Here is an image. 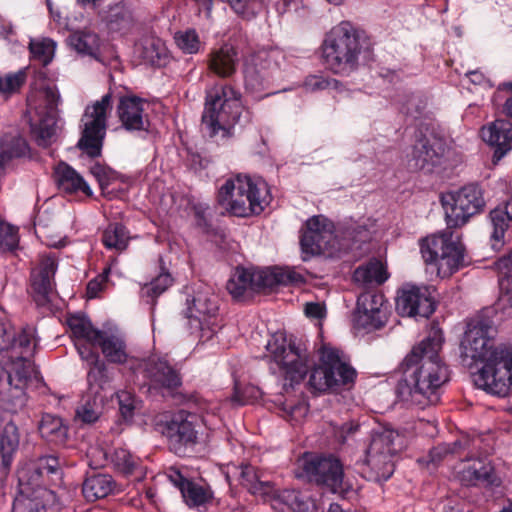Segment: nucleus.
I'll return each mask as SVG.
<instances>
[{"label": "nucleus", "mask_w": 512, "mask_h": 512, "mask_svg": "<svg viewBox=\"0 0 512 512\" xmlns=\"http://www.w3.org/2000/svg\"><path fill=\"white\" fill-rule=\"evenodd\" d=\"M443 335L438 329L415 345L399 365L400 378L396 386L404 401L425 407L439 401V389L449 381V369L439 353Z\"/></svg>", "instance_id": "f257e3e1"}, {"label": "nucleus", "mask_w": 512, "mask_h": 512, "mask_svg": "<svg viewBox=\"0 0 512 512\" xmlns=\"http://www.w3.org/2000/svg\"><path fill=\"white\" fill-rule=\"evenodd\" d=\"M56 50V42L50 38L34 41V63L38 62L43 69L34 70V91L37 92L38 101L45 106L37 112L38 121L34 124V143L39 147L47 148L57 139V105L60 95L56 88V75L46 67L52 62Z\"/></svg>", "instance_id": "f03ea898"}, {"label": "nucleus", "mask_w": 512, "mask_h": 512, "mask_svg": "<svg viewBox=\"0 0 512 512\" xmlns=\"http://www.w3.org/2000/svg\"><path fill=\"white\" fill-rule=\"evenodd\" d=\"M321 50L328 70L336 75L349 76L370 58L372 49L364 32L343 21L325 35Z\"/></svg>", "instance_id": "7ed1b4c3"}, {"label": "nucleus", "mask_w": 512, "mask_h": 512, "mask_svg": "<svg viewBox=\"0 0 512 512\" xmlns=\"http://www.w3.org/2000/svg\"><path fill=\"white\" fill-rule=\"evenodd\" d=\"M242 113L241 94L233 87L216 84L206 90L202 127L209 137L221 140L232 137Z\"/></svg>", "instance_id": "20e7f679"}, {"label": "nucleus", "mask_w": 512, "mask_h": 512, "mask_svg": "<svg viewBox=\"0 0 512 512\" xmlns=\"http://www.w3.org/2000/svg\"><path fill=\"white\" fill-rule=\"evenodd\" d=\"M32 329L23 326L18 342L6 350L1 357L2 369L7 374V403L12 407H21L27 400V389L32 382Z\"/></svg>", "instance_id": "39448f33"}, {"label": "nucleus", "mask_w": 512, "mask_h": 512, "mask_svg": "<svg viewBox=\"0 0 512 512\" xmlns=\"http://www.w3.org/2000/svg\"><path fill=\"white\" fill-rule=\"evenodd\" d=\"M269 201V191L262 179L237 175L228 179L219 189L218 202L238 217L258 215Z\"/></svg>", "instance_id": "423d86ee"}, {"label": "nucleus", "mask_w": 512, "mask_h": 512, "mask_svg": "<svg viewBox=\"0 0 512 512\" xmlns=\"http://www.w3.org/2000/svg\"><path fill=\"white\" fill-rule=\"evenodd\" d=\"M474 384L485 392L505 397L512 387V347L499 345L473 374Z\"/></svg>", "instance_id": "0eeeda50"}, {"label": "nucleus", "mask_w": 512, "mask_h": 512, "mask_svg": "<svg viewBox=\"0 0 512 512\" xmlns=\"http://www.w3.org/2000/svg\"><path fill=\"white\" fill-rule=\"evenodd\" d=\"M355 369L342 361L336 349L323 347L319 364L309 376L308 385L315 393L336 392L354 382Z\"/></svg>", "instance_id": "6e6552de"}, {"label": "nucleus", "mask_w": 512, "mask_h": 512, "mask_svg": "<svg viewBox=\"0 0 512 512\" xmlns=\"http://www.w3.org/2000/svg\"><path fill=\"white\" fill-rule=\"evenodd\" d=\"M421 253L427 264L437 267V273L442 278L452 275L464 262V247L460 238L449 230L424 239Z\"/></svg>", "instance_id": "1a4fd4ad"}, {"label": "nucleus", "mask_w": 512, "mask_h": 512, "mask_svg": "<svg viewBox=\"0 0 512 512\" xmlns=\"http://www.w3.org/2000/svg\"><path fill=\"white\" fill-rule=\"evenodd\" d=\"M183 311L188 319L192 333H200V337L211 338L220 328L219 298L207 286L200 285L189 294Z\"/></svg>", "instance_id": "9d476101"}, {"label": "nucleus", "mask_w": 512, "mask_h": 512, "mask_svg": "<svg viewBox=\"0 0 512 512\" xmlns=\"http://www.w3.org/2000/svg\"><path fill=\"white\" fill-rule=\"evenodd\" d=\"M401 446L400 435L393 429L383 427L373 430L365 457V463L372 473L371 479L386 481L392 476L394 458Z\"/></svg>", "instance_id": "9b49d317"}, {"label": "nucleus", "mask_w": 512, "mask_h": 512, "mask_svg": "<svg viewBox=\"0 0 512 512\" xmlns=\"http://www.w3.org/2000/svg\"><path fill=\"white\" fill-rule=\"evenodd\" d=\"M112 110V95L107 93L100 100L85 108L83 115V131L77 147L89 157L101 155L107 130V116Z\"/></svg>", "instance_id": "f8f14e48"}, {"label": "nucleus", "mask_w": 512, "mask_h": 512, "mask_svg": "<svg viewBox=\"0 0 512 512\" xmlns=\"http://www.w3.org/2000/svg\"><path fill=\"white\" fill-rule=\"evenodd\" d=\"M274 362L293 382L301 381L307 374L309 360L306 349L292 338L276 333L266 345Z\"/></svg>", "instance_id": "ddd939ff"}, {"label": "nucleus", "mask_w": 512, "mask_h": 512, "mask_svg": "<svg viewBox=\"0 0 512 512\" xmlns=\"http://www.w3.org/2000/svg\"><path fill=\"white\" fill-rule=\"evenodd\" d=\"M441 202L449 228L463 226L485 207L483 191L477 184H468L455 192L447 193Z\"/></svg>", "instance_id": "4468645a"}, {"label": "nucleus", "mask_w": 512, "mask_h": 512, "mask_svg": "<svg viewBox=\"0 0 512 512\" xmlns=\"http://www.w3.org/2000/svg\"><path fill=\"white\" fill-rule=\"evenodd\" d=\"M202 419L195 413L180 410L162 425L161 433L167 439L170 450L183 455L187 447L198 442Z\"/></svg>", "instance_id": "2eb2a0df"}, {"label": "nucleus", "mask_w": 512, "mask_h": 512, "mask_svg": "<svg viewBox=\"0 0 512 512\" xmlns=\"http://www.w3.org/2000/svg\"><path fill=\"white\" fill-rule=\"evenodd\" d=\"M496 330L493 321L484 316L473 319L465 332L461 342V356L475 362H483L486 356L497 346L493 345L492 338Z\"/></svg>", "instance_id": "dca6fc26"}, {"label": "nucleus", "mask_w": 512, "mask_h": 512, "mask_svg": "<svg viewBox=\"0 0 512 512\" xmlns=\"http://www.w3.org/2000/svg\"><path fill=\"white\" fill-rule=\"evenodd\" d=\"M302 469L310 481L325 486L334 493L345 489L343 465L334 456H306Z\"/></svg>", "instance_id": "f3484780"}, {"label": "nucleus", "mask_w": 512, "mask_h": 512, "mask_svg": "<svg viewBox=\"0 0 512 512\" xmlns=\"http://www.w3.org/2000/svg\"><path fill=\"white\" fill-rule=\"evenodd\" d=\"M446 145L444 140L432 131L419 130L415 134V143L408 155V167L412 171L423 170L431 172L440 164Z\"/></svg>", "instance_id": "a211bd4d"}, {"label": "nucleus", "mask_w": 512, "mask_h": 512, "mask_svg": "<svg viewBox=\"0 0 512 512\" xmlns=\"http://www.w3.org/2000/svg\"><path fill=\"white\" fill-rule=\"evenodd\" d=\"M334 224L323 215H315L306 221L305 230L300 239L304 260L307 256L321 254L329 248L333 238Z\"/></svg>", "instance_id": "6ab92c4d"}, {"label": "nucleus", "mask_w": 512, "mask_h": 512, "mask_svg": "<svg viewBox=\"0 0 512 512\" xmlns=\"http://www.w3.org/2000/svg\"><path fill=\"white\" fill-rule=\"evenodd\" d=\"M436 303L426 286H405L398 294L396 309L402 316L428 318Z\"/></svg>", "instance_id": "aec40b11"}, {"label": "nucleus", "mask_w": 512, "mask_h": 512, "mask_svg": "<svg viewBox=\"0 0 512 512\" xmlns=\"http://www.w3.org/2000/svg\"><path fill=\"white\" fill-rule=\"evenodd\" d=\"M144 377L154 389L173 391L182 384L179 371L164 358L151 357L144 363Z\"/></svg>", "instance_id": "412c9836"}, {"label": "nucleus", "mask_w": 512, "mask_h": 512, "mask_svg": "<svg viewBox=\"0 0 512 512\" xmlns=\"http://www.w3.org/2000/svg\"><path fill=\"white\" fill-rule=\"evenodd\" d=\"M382 295L363 293L358 297L354 321L358 327L375 330L386 321V312L382 309Z\"/></svg>", "instance_id": "4be33fe9"}, {"label": "nucleus", "mask_w": 512, "mask_h": 512, "mask_svg": "<svg viewBox=\"0 0 512 512\" xmlns=\"http://www.w3.org/2000/svg\"><path fill=\"white\" fill-rule=\"evenodd\" d=\"M482 138L494 148L492 162L496 165L512 148V122L496 119L482 128Z\"/></svg>", "instance_id": "5701e85b"}, {"label": "nucleus", "mask_w": 512, "mask_h": 512, "mask_svg": "<svg viewBox=\"0 0 512 512\" xmlns=\"http://www.w3.org/2000/svg\"><path fill=\"white\" fill-rule=\"evenodd\" d=\"M147 103L137 96H123L117 105V115L122 126L128 131L146 130L148 119L144 113Z\"/></svg>", "instance_id": "b1692460"}, {"label": "nucleus", "mask_w": 512, "mask_h": 512, "mask_svg": "<svg viewBox=\"0 0 512 512\" xmlns=\"http://www.w3.org/2000/svg\"><path fill=\"white\" fill-rule=\"evenodd\" d=\"M459 479L466 486L501 485V479L496 475L493 466L482 459L469 460L459 471Z\"/></svg>", "instance_id": "393cba45"}, {"label": "nucleus", "mask_w": 512, "mask_h": 512, "mask_svg": "<svg viewBox=\"0 0 512 512\" xmlns=\"http://www.w3.org/2000/svg\"><path fill=\"white\" fill-rule=\"evenodd\" d=\"M269 502L277 512H310L311 501L294 489H277L272 484V491L263 499Z\"/></svg>", "instance_id": "a878e982"}, {"label": "nucleus", "mask_w": 512, "mask_h": 512, "mask_svg": "<svg viewBox=\"0 0 512 512\" xmlns=\"http://www.w3.org/2000/svg\"><path fill=\"white\" fill-rule=\"evenodd\" d=\"M39 260V282L34 283V302L44 306L50 301V294L53 291L57 256L53 252L40 254Z\"/></svg>", "instance_id": "bb28decb"}, {"label": "nucleus", "mask_w": 512, "mask_h": 512, "mask_svg": "<svg viewBox=\"0 0 512 512\" xmlns=\"http://www.w3.org/2000/svg\"><path fill=\"white\" fill-rule=\"evenodd\" d=\"M253 291L272 289L276 285H287L301 282L302 276L290 268H275L273 270H253Z\"/></svg>", "instance_id": "cd10ccee"}, {"label": "nucleus", "mask_w": 512, "mask_h": 512, "mask_svg": "<svg viewBox=\"0 0 512 512\" xmlns=\"http://www.w3.org/2000/svg\"><path fill=\"white\" fill-rule=\"evenodd\" d=\"M490 220L493 226L491 245L494 250L498 251L504 245L505 233L512 228V197L490 212Z\"/></svg>", "instance_id": "c85d7f7f"}, {"label": "nucleus", "mask_w": 512, "mask_h": 512, "mask_svg": "<svg viewBox=\"0 0 512 512\" xmlns=\"http://www.w3.org/2000/svg\"><path fill=\"white\" fill-rule=\"evenodd\" d=\"M96 345L101 348L108 362L123 364L128 359L127 345L120 333L101 331Z\"/></svg>", "instance_id": "c756f323"}, {"label": "nucleus", "mask_w": 512, "mask_h": 512, "mask_svg": "<svg viewBox=\"0 0 512 512\" xmlns=\"http://www.w3.org/2000/svg\"><path fill=\"white\" fill-rule=\"evenodd\" d=\"M238 63L237 52L231 45L225 44L210 53L209 69L222 78L232 76Z\"/></svg>", "instance_id": "7c9ffc66"}, {"label": "nucleus", "mask_w": 512, "mask_h": 512, "mask_svg": "<svg viewBox=\"0 0 512 512\" xmlns=\"http://www.w3.org/2000/svg\"><path fill=\"white\" fill-rule=\"evenodd\" d=\"M101 19L110 32L127 33L134 24L131 10L122 3L110 6L101 13Z\"/></svg>", "instance_id": "2f4dec72"}, {"label": "nucleus", "mask_w": 512, "mask_h": 512, "mask_svg": "<svg viewBox=\"0 0 512 512\" xmlns=\"http://www.w3.org/2000/svg\"><path fill=\"white\" fill-rule=\"evenodd\" d=\"M56 181L60 189L68 193L81 191L87 196L92 195L89 185L84 179L68 164L60 163L55 170Z\"/></svg>", "instance_id": "473e14b6"}, {"label": "nucleus", "mask_w": 512, "mask_h": 512, "mask_svg": "<svg viewBox=\"0 0 512 512\" xmlns=\"http://www.w3.org/2000/svg\"><path fill=\"white\" fill-rule=\"evenodd\" d=\"M115 482L110 475L93 474L86 477L82 485V493L86 500L96 501L107 497L113 492Z\"/></svg>", "instance_id": "72a5a7b5"}, {"label": "nucleus", "mask_w": 512, "mask_h": 512, "mask_svg": "<svg viewBox=\"0 0 512 512\" xmlns=\"http://www.w3.org/2000/svg\"><path fill=\"white\" fill-rule=\"evenodd\" d=\"M388 278L387 271L379 260H371L359 266L353 273V280L364 287L381 285Z\"/></svg>", "instance_id": "f704fd0d"}, {"label": "nucleus", "mask_w": 512, "mask_h": 512, "mask_svg": "<svg viewBox=\"0 0 512 512\" xmlns=\"http://www.w3.org/2000/svg\"><path fill=\"white\" fill-rule=\"evenodd\" d=\"M239 481L251 494L262 499L272 491V482L265 481L258 470L252 465H243L239 471Z\"/></svg>", "instance_id": "c9c22d12"}, {"label": "nucleus", "mask_w": 512, "mask_h": 512, "mask_svg": "<svg viewBox=\"0 0 512 512\" xmlns=\"http://www.w3.org/2000/svg\"><path fill=\"white\" fill-rule=\"evenodd\" d=\"M69 43L78 53L91 57L97 56L101 46L99 35L88 28L73 32L69 36Z\"/></svg>", "instance_id": "e433bc0d"}, {"label": "nucleus", "mask_w": 512, "mask_h": 512, "mask_svg": "<svg viewBox=\"0 0 512 512\" xmlns=\"http://www.w3.org/2000/svg\"><path fill=\"white\" fill-rule=\"evenodd\" d=\"M30 151L27 140L18 131L5 133L0 140L1 157L8 161L26 156Z\"/></svg>", "instance_id": "4c0bfd02"}, {"label": "nucleus", "mask_w": 512, "mask_h": 512, "mask_svg": "<svg viewBox=\"0 0 512 512\" xmlns=\"http://www.w3.org/2000/svg\"><path fill=\"white\" fill-rule=\"evenodd\" d=\"M67 324L77 341L84 340L89 344L96 345L102 330L93 327L91 321L82 315H72L67 319Z\"/></svg>", "instance_id": "58836bf2"}, {"label": "nucleus", "mask_w": 512, "mask_h": 512, "mask_svg": "<svg viewBox=\"0 0 512 512\" xmlns=\"http://www.w3.org/2000/svg\"><path fill=\"white\" fill-rule=\"evenodd\" d=\"M129 232L126 227L120 223H111L103 231L102 243L107 249L123 251L129 243Z\"/></svg>", "instance_id": "ea45409f"}, {"label": "nucleus", "mask_w": 512, "mask_h": 512, "mask_svg": "<svg viewBox=\"0 0 512 512\" xmlns=\"http://www.w3.org/2000/svg\"><path fill=\"white\" fill-rule=\"evenodd\" d=\"M38 430L42 438L54 443L63 442L67 433L62 420L51 414L42 416Z\"/></svg>", "instance_id": "a19ab883"}, {"label": "nucleus", "mask_w": 512, "mask_h": 512, "mask_svg": "<svg viewBox=\"0 0 512 512\" xmlns=\"http://www.w3.org/2000/svg\"><path fill=\"white\" fill-rule=\"evenodd\" d=\"M253 270L236 268L227 282V290L234 298H240L246 291H253Z\"/></svg>", "instance_id": "79ce46f5"}, {"label": "nucleus", "mask_w": 512, "mask_h": 512, "mask_svg": "<svg viewBox=\"0 0 512 512\" xmlns=\"http://www.w3.org/2000/svg\"><path fill=\"white\" fill-rule=\"evenodd\" d=\"M181 494L189 506L203 505L212 497L208 488L191 481L182 484Z\"/></svg>", "instance_id": "37998d69"}, {"label": "nucleus", "mask_w": 512, "mask_h": 512, "mask_svg": "<svg viewBox=\"0 0 512 512\" xmlns=\"http://www.w3.org/2000/svg\"><path fill=\"white\" fill-rule=\"evenodd\" d=\"M59 504L56 494L43 486L34 488V512H57Z\"/></svg>", "instance_id": "c03bdc74"}, {"label": "nucleus", "mask_w": 512, "mask_h": 512, "mask_svg": "<svg viewBox=\"0 0 512 512\" xmlns=\"http://www.w3.org/2000/svg\"><path fill=\"white\" fill-rule=\"evenodd\" d=\"M172 278L169 273H161L150 283L145 284L141 288V297L147 298L148 302L153 303L154 300L161 295L172 284Z\"/></svg>", "instance_id": "a18cd8bd"}, {"label": "nucleus", "mask_w": 512, "mask_h": 512, "mask_svg": "<svg viewBox=\"0 0 512 512\" xmlns=\"http://www.w3.org/2000/svg\"><path fill=\"white\" fill-rule=\"evenodd\" d=\"M28 68L0 77V94L6 98L17 93L27 80Z\"/></svg>", "instance_id": "49530a36"}, {"label": "nucleus", "mask_w": 512, "mask_h": 512, "mask_svg": "<svg viewBox=\"0 0 512 512\" xmlns=\"http://www.w3.org/2000/svg\"><path fill=\"white\" fill-rule=\"evenodd\" d=\"M101 415V406L95 397H87L76 409V418L85 424L96 422Z\"/></svg>", "instance_id": "de8ad7c7"}, {"label": "nucleus", "mask_w": 512, "mask_h": 512, "mask_svg": "<svg viewBox=\"0 0 512 512\" xmlns=\"http://www.w3.org/2000/svg\"><path fill=\"white\" fill-rule=\"evenodd\" d=\"M304 87L307 91L316 92L321 90L342 91L343 84L334 78L322 75H310L305 79Z\"/></svg>", "instance_id": "09e8293b"}, {"label": "nucleus", "mask_w": 512, "mask_h": 512, "mask_svg": "<svg viewBox=\"0 0 512 512\" xmlns=\"http://www.w3.org/2000/svg\"><path fill=\"white\" fill-rule=\"evenodd\" d=\"M269 58L270 55L267 53H260L256 56L254 67L247 68L245 71V82L247 85L255 87L257 84H262L268 77L267 73L260 74V70L270 67V63L267 66L262 65V62H267Z\"/></svg>", "instance_id": "8fccbe9b"}, {"label": "nucleus", "mask_w": 512, "mask_h": 512, "mask_svg": "<svg viewBox=\"0 0 512 512\" xmlns=\"http://www.w3.org/2000/svg\"><path fill=\"white\" fill-rule=\"evenodd\" d=\"M75 346L77 348V351L82 358V360L86 361L87 364L90 366V371L88 373V377H91L92 370L97 369L99 372H102L104 370V363L100 361L99 355L93 351L92 344H89L85 341V343H80L77 341L75 343Z\"/></svg>", "instance_id": "3c124183"}, {"label": "nucleus", "mask_w": 512, "mask_h": 512, "mask_svg": "<svg viewBox=\"0 0 512 512\" xmlns=\"http://www.w3.org/2000/svg\"><path fill=\"white\" fill-rule=\"evenodd\" d=\"M18 230L0 218V251L13 250L18 244Z\"/></svg>", "instance_id": "603ef678"}, {"label": "nucleus", "mask_w": 512, "mask_h": 512, "mask_svg": "<svg viewBox=\"0 0 512 512\" xmlns=\"http://www.w3.org/2000/svg\"><path fill=\"white\" fill-rule=\"evenodd\" d=\"M174 38L177 46L186 53H196L199 49L200 42L194 30L177 32Z\"/></svg>", "instance_id": "864d4df0"}, {"label": "nucleus", "mask_w": 512, "mask_h": 512, "mask_svg": "<svg viewBox=\"0 0 512 512\" xmlns=\"http://www.w3.org/2000/svg\"><path fill=\"white\" fill-rule=\"evenodd\" d=\"M143 57L152 65H161L166 58V49L159 40H152L144 46Z\"/></svg>", "instance_id": "5fc2aeb1"}, {"label": "nucleus", "mask_w": 512, "mask_h": 512, "mask_svg": "<svg viewBox=\"0 0 512 512\" xmlns=\"http://www.w3.org/2000/svg\"><path fill=\"white\" fill-rule=\"evenodd\" d=\"M112 460L115 466L125 474H131L138 464L137 459L125 449L115 450Z\"/></svg>", "instance_id": "6e6d98bb"}, {"label": "nucleus", "mask_w": 512, "mask_h": 512, "mask_svg": "<svg viewBox=\"0 0 512 512\" xmlns=\"http://www.w3.org/2000/svg\"><path fill=\"white\" fill-rule=\"evenodd\" d=\"M59 470V461L55 455L39 457L34 466V475L49 476L56 474Z\"/></svg>", "instance_id": "4d7b16f0"}, {"label": "nucleus", "mask_w": 512, "mask_h": 512, "mask_svg": "<svg viewBox=\"0 0 512 512\" xmlns=\"http://www.w3.org/2000/svg\"><path fill=\"white\" fill-rule=\"evenodd\" d=\"M426 108V101L420 95H411L402 105V112L414 119L419 118Z\"/></svg>", "instance_id": "13d9d810"}, {"label": "nucleus", "mask_w": 512, "mask_h": 512, "mask_svg": "<svg viewBox=\"0 0 512 512\" xmlns=\"http://www.w3.org/2000/svg\"><path fill=\"white\" fill-rule=\"evenodd\" d=\"M18 441L6 436L0 438V468L7 469L12 460V454L16 449Z\"/></svg>", "instance_id": "bf43d9fd"}, {"label": "nucleus", "mask_w": 512, "mask_h": 512, "mask_svg": "<svg viewBox=\"0 0 512 512\" xmlns=\"http://www.w3.org/2000/svg\"><path fill=\"white\" fill-rule=\"evenodd\" d=\"M496 99L503 100L502 112L508 117L512 118V81L502 83L498 86Z\"/></svg>", "instance_id": "052dcab7"}, {"label": "nucleus", "mask_w": 512, "mask_h": 512, "mask_svg": "<svg viewBox=\"0 0 512 512\" xmlns=\"http://www.w3.org/2000/svg\"><path fill=\"white\" fill-rule=\"evenodd\" d=\"M461 446L459 441H455L453 443H443L438 446L432 448L429 452L430 462L433 464H438L442 461L447 455L454 454L457 452L458 448Z\"/></svg>", "instance_id": "680f3d73"}, {"label": "nucleus", "mask_w": 512, "mask_h": 512, "mask_svg": "<svg viewBox=\"0 0 512 512\" xmlns=\"http://www.w3.org/2000/svg\"><path fill=\"white\" fill-rule=\"evenodd\" d=\"M119 402V411L121 417L128 421L133 417L135 410V399L130 392L121 391L117 394Z\"/></svg>", "instance_id": "e2e57ef3"}, {"label": "nucleus", "mask_w": 512, "mask_h": 512, "mask_svg": "<svg viewBox=\"0 0 512 512\" xmlns=\"http://www.w3.org/2000/svg\"><path fill=\"white\" fill-rule=\"evenodd\" d=\"M109 272L110 268H107L101 275L89 281L87 285V295L89 298H95L102 290L103 284L106 282Z\"/></svg>", "instance_id": "0e129e2a"}, {"label": "nucleus", "mask_w": 512, "mask_h": 512, "mask_svg": "<svg viewBox=\"0 0 512 512\" xmlns=\"http://www.w3.org/2000/svg\"><path fill=\"white\" fill-rule=\"evenodd\" d=\"M347 235L354 242H367L371 239V233L365 225H356L347 230Z\"/></svg>", "instance_id": "69168bd1"}, {"label": "nucleus", "mask_w": 512, "mask_h": 512, "mask_svg": "<svg viewBox=\"0 0 512 512\" xmlns=\"http://www.w3.org/2000/svg\"><path fill=\"white\" fill-rule=\"evenodd\" d=\"M502 290V301L507 302L512 307V270L507 269L506 277L500 282Z\"/></svg>", "instance_id": "338daca9"}, {"label": "nucleus", "mask_w": 512, "mask_h": 512, "mask_svg": "<svg viewBox=\"0 0 512 512\" xmlns=\"http://www.w3.org/2000/svg\"><path fill=\"white\" fill-rule=\"evenodd\" d=\"M304 312L307 317L321 319L325 316V308L317 302H308L305 304Z\"/></svg>", "instance_id": "774afa93"}]
</instances>
